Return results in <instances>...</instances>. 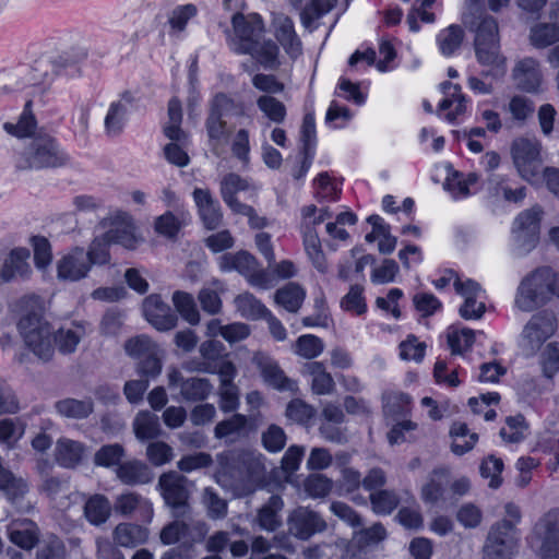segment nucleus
Listing matches in <instances>:
<instances>
[{"label": "nucleus", "mask_w": 559, "mask_h": 559, "mask_svg": "<svg viewBox=\"0 0 559 559\" xmlns=\"http://www.w3.org/2000/svg\"><path fill=\"white\" fill-rule=\"evenodd\" d=\"M19 307L22 312L17 323L19 332L25 346L41 361H50L55 354L53 331L44 318V300L36 295L21 298Z\"/></svg>", "instance_id": "f257e3e1"}, {"label": "nucleus", "mask_w": 559, "mask_h": 559, "mask_svg": "<svg viewBox=\"0 0 559 559\" xmlns=\"http://www.w3.org/2000/svg\"><path fill=\"white\" fill-rule=\"evenodd\" d=\"M235 37L230 40L231 49L237 53L250 55L262 67L272 69L276 64L278 48L272 40H265L264 26L258 14L245 16L234 14L231 19Z\"/></svg>", "instance_id": "f03ea898"}, {"label": "nucleus", "mask_w": 559, "mask_h": 559, "mask_svg": "<svg viewBox=\"0 0 559 559\" xmlns=\"http://www.w3.org/2000/svg\"><path fill=\"white\" fill-rule=\"evenodd\" d=\"M463 23L475 33L474 49L477 61L490 68L489 71L483 72V75L493 78L503 75L507 70V58L500 51L499 27L496 19L490 15L475 17L472 14H464Z\"/></svg>", "instance_id": "7ed1b4c3"}, {"label": "nucleus", "mask_w": 559, "mask_h": 559, "mask_svg": "<svg viewBox=\"0 0 559 559\" xmlns=\"http://www.w3.org/2000/svg\"><path fill=\"white\" fill-rule=\"evenodd\" d=\"M559 298L557 272L547 265L526 273L520 281L514 296V307L521 312H533Z\"/></svg>", "instance_id": "20e7f679"}, {"label": "nucleus", "mask_w": 559, "mask_h": 559, "mask_svg": "<svg viewBox=\"0 0 559 559\" xmlns=\"http://www.w3.org/2000/svg\"><path fill=\"white\" fill-rule=\"evenodd\" d=\"M158 489L174 519L191 515L190 497L194 484L182 474L170 471L158 478Z\"/></svg>", "instance_id": "39448f33"}, {"label": "nucleus", "mask_w": 559, "mask_h": 559, "mask_svg": "<svg viewBox=\"0 0 559 559\" xmlns=\"http://www.w3.org/2000/svg\"><path fill=\"white\" fill-rule=\"evenodd\" d=\"M68 160V155L59 150L52 136L38 134L32 139L23 152L17 168L25 170L59 167L66 165Z\"/></svg>", "instance_id": "423d86ee"}, {"label": "nucleus", "mask_w": 559, "mask_h": 559, "mask_svg": "<svg viewBox=\"0 0 559 559\" xmlns=\"http://www.w3.org/2000/svg\"><path fill=\"white\" fill-rule=\"evenodd\" d=\"M543 146L536 138H515L510 146V154L519 176L527 182H534L543 166Z\"/></svg>", "instance_id": "0eeeda50"}, {"label": "nucleus", "mask_w": 559, "mask_h": 559, "mask_svg": "<svg viewBox=\"0 0 559 559\" xmlns=\"http://www.w3.org/2000/svg\"><path fill=\"white\" fill-rule=\"evenodd\" d=\"M219 267L225 272L237 271L253 287L265 289L271 286L269 273L260 267L255 257L248 251L223 254L219 258Z\"/></svg>", "instance_id": "6e6552de"}, {"label": "nucleus", "mask_w": 559, "mask_h": 559, "mask_svg": "<svg viewBox=\"0 0 559 559\" xmlns=\"http://www.w3.org/2000/svg\"><path fill=\"white\" fill-rule=\"evenodd\" d=\"M317 213L318 207L313 204L306 205L301 209L300 231L308 258L319 272L325 273L328 271V263L322 250L321 240L316 230V226L323 223V221Z\"/></svg>", "instance_id": "1a4fd4ad"}, {"label": "nucleus", "mask_w": 559, "mask_h": 559, "mask_svg": "<svg viewBox=\"0 0 559 559\" xmlns=\"http://www.w3.org/2000/svg\"><path fill=\"white\" fill-rule=\"evenodd\" d=\"M557 330V318L549 310H542L533 314L523 326L521 346L530 355H535L543 344L549 340Z\"/></svg>", "instance_id": "9d476101"}, {"label": "nucleus", "mask_w": 559, "mask_h": 559, "mask_svg": "<svg viewBox=\"0 0 559 559\" xmlns=\"http://www.w3.org/2000/svg\"><path fill=\"white\" fill-rule=\"evenodd\" d=\"M532 540L543 559H559V509H551L539 518Z\"/></svg>", "instance_id": "9b49d317"}, {"label": "nucleus", "mask_w": 559, "mask_h": 559, "mask_svg": "<svg viewBox=\"0 0 559 559\" xmlns=\"http://www.w3.org/2000/svg\"><path fill=\"white\" fill-rule=\"evenodd\" d=\"M516 544L514 524L511 520H501L490 527L484 546V559H511Z\"/></svg>", "instance_id": "f8f14e48"}, {"label": "nucleus", "mask_w": 559, "mask_h": 559, "mask_svg": "<svg viewBox=\"0 0 559 559\" xmlns=\"http://www.w3.org/2000/svg\"><path fill=\"white\" fill-rule=\"evenodd\" d=\"M543 210L535 205L520 213L512 227L513 238L516 249L521 254H526L533 250L537 242L540 229V218Z\"/></svg>", "instance_id": "ddd939ff"}, {"label": "nucleus", "mask_w": 559, "mask_h": 559, "mask_svg": "<svg viewBox=\"0 0 559 559\" xmlns=\"http://www.w3.org/2000/svg\"><path fill=\"white\" fill-rule=\"evenodd\" d=\"M242 114L243 107L225 93H217L210 102V110L205 128L211 142L219 143L227 136L226 121L223 119L229 112Z\"/></svg>", "instance_id": "4468645a"}, {"label": "nucleus", "mask_w": 559, "mask_h": 559, "mask_svg": "<svg viewBox=\"0 0 559 559\" xmlns=\"http://www.w3.org/2000/svg\"><path fill=\"white\" fill-rule=\"evenodd\" d=\"M209 533V526L204 521L192 520L188 518L175 519L173 522L165 525L160 533L159 539L164 545H174L182 538H188L189 545L201 543L204 540Z\"/></svg>", "instance_id": "2eb2a0df"}, {"label": "nucleus", "mask_w": 559, "mask_h": 559, "mask_svg": "<svg viewBox=\"0 0 559 559\" xmlns=\"http://www.w3.org/2000/svg\"><path fill=\"white\" fill-rule=\"evenodd\" d=\"M288 533L300 540H308L314 534L326 530V522L314 510L297 507L287 518Z\"/></svg>", "instance_id": "dca6fc26"}, {"label": "nucleus", "mask_w": 559, "mask_h": 559, "mask_svg": "<svg viewBox=\"0 0 559 559\" xmlns=\"http://www.w3.org/2000/svg\"><path fill=\"white\" fill-rule=\"evenodd\" d=\"M168 384L170 388H179L180 396L187 402H201L206 400L213 391V385L206 378H185L180 370H169Z\"/></svg>", "instance_id": "f3484780"}, {"label": "nucleus", "mask_w": 559, "mask_h": 559, "mask_svg": "<svg viewBox=\"0 0 559 559\" xmlns=\"http://www.w3.org/2000/svg\"><path fill=\"white\" fill-rule=\"evenodd\" d=\"M91 261L82 247H74L57 262V276L61 281L76 282L91 271Z\"/></svg>", "instance_id": "a211bd4d"}, {"label": "nucleus", "mask_w": 559, "mask_h": 559, "mask_svg": "<svg viewBox=\"0 0 559 559\" xmlns=\"http://www.w3.org/2000/svg\"><path fill=\"white\" fill-rule=\"evenodd\" d=\"M453 286L455 292L464 298V304L459 309L460 316L465 320L480 319L486 311L485 304L476 300L481 292L480 285L473 280L463 281L455 275Z\"/></svg>", "instance_id": "6ab92c4d"}, {"label": "nucleus", "mask_w": 559, "mask_h": 559, "mask_svg": "<svg viewBox=\"0 0 559 559\" xmlns=\"http://www.w3.org/2000/svg\"><path fill=\"white\" fill-rule=\"evenodd\" d=\"M114 510L124 518L136 515L144 523H150L154 515L152 502L135 491L118 495L114 502Z\"/></svg>", "instance_id": "aec40b11"}, {"label": "nucleus", "mask_w": 559, "mask_h": 559, "mask_svg": "<svg viewBox=\"0 0 559 559\" xmlns=\"http://www.w3.org/2000/svg\"><path fill=\"white\" fill-rule=\"evenodd\" d=\"M143 313L145 319L162 332L174 329L178 322L176 313L157 294H152L144 299Z\"/></svg>", "instance_id": "412c9836"}, {"label": "nucleus", "mask_w": 559, "mask_h": 559, "mask_svg": "<svg viewBox=\"0 0 559 559\" xmlns=\"http://www.w3.org/2000/svg\"><path fill=\"white\" fill-rule=\"evenodd\" d=\"M253 364L260 370L264 382L278 391H296L297 383L289 379L278 364L263 353L253 356Z\"/></svg>", "instance_id": "4be33fe9"}, {"label": "nucleus", "mask_w": 559, "mask_h": 559, "mask_svg": "<svg viewBox=\"0 0 559 559\" xmlns=\"http://www.w3.org/2000/svg\"><path fill=\"white\" fill-rule=\"evenodd\" d=\"M29 251L25 248L11 250L0 270V284L20 280H27L32 274L28 263Z\"/></svg>", "instance_id": "5701e85b"}, {"label": "nucleus", "mask_w": 559, "mask_h": 559, "mask_svg": "<svg viewBox=\"0 0 559 559\" xmlns=\"http://www.w3.org/2000/svg\"><path fill=\"white\" fill-rule=\"evenodd\" d=\"M512 79L519 90L527 93L537 92L542 82L538 62L533 58L518 61L512 70Z\"/></svg>", "instance_id": "b1692460"}, {"label": "nucleus", "mask_w": 559, "mask_h": 559, "mask_svg": "<svg viewBox=\"0 0 559 559\" xmlns=\"http://www.w3.org/2000/svg\"><path fill=\"white\" fill-rule=\"evenodd\" d=\"M193 199L205 228L213 230L219 227L223 221L222 209L218 201L212 197L210 190L195 188Z\"/></svg>", "instance_id": "393cba45"}, {"label": "nucleus", "mask_w": 559, "mask_h": 559, "mask_svg": "<svg viewBox=\"0 0 559 559\" xmlns=\"http://www.w3.org/2000/svg\"><path fill=\"white\" fill-rule=\"evenodd\" d=\"M87 447L78 440L59 438L55 447V461L64 468L78 467L86 456Z\"/></svg>", "instance_id": "a878e982"}, {"label": "nucleus", "mask_w": 559, "mask_h": 559, "mask_svg": "<svg viewBox=\"0 0 559 559\" xmlns=\"http://www.w3.org/2000/svg\"><path fill=\"white\" fill-rule=\"evenodd\" d=\"M117 479L127 486L146 485L153 480V472L140 460L126 461L115 468Z\"/></svg>", "instance_id": "bb28decb"}, {"label": "nucleus", "mask_w": 559, "mask_h": 559, "mask_svg": "<svg viewBox=\"0 0 559 559\" xmlns=\"http://www.w3.org/2000/svg\"><path fill=\"white\" fill-rule=\"evenodd\" d=\"M148 538V528L135 523L122 522L116 525L112 531L114 543L124 548H135L145 544Z\"/></svg>", "instance_id": "cd10ccee"}, {"label": "nucleus", "mask_w": 559, "mask_h": 559, "mask_svg": "<svg viewBox=\"0 0 559 559\" xmlns=\"http://www.w3.org/2000/svg\"><path fill=\"white\" fill-rule=\"evenodd\" d=\"M301 373L311 379V391L316 395L333 393L335 381L321 361H310L302 366Z\"/></svg>", "instance_id": "c85d7f7f"}, {"label": "nucleus", "mask_w": 559, "mask_h": 559, "mask_svg": "<svg viewBox=\"0 0 559 559\" xmlns=\"http://www.w3.org/2000/svg\"><path fill=\"white\" fill-rule=\"evenodd\" d=\"M441 90L444 94V98L439 105L440 111H447L445 119L450 122H453L457 116L462 115L466 108V100L464 95L461 92V86L459 84H453L451 82H443L441 84Z\"/></svg>", "instance_id": "c756f323"}, {"label": "nucleus", "mask_w": 559, "mask_h": 559, "mask_svg": "<svg viewBox=\"0 0 559 559\" xmlns=\"http://www.w3.org/2000/svg\"><path fill=\"white\" fill-rule=\"evenodd\" d=\"M120 222H115L114 226L105 233V241L119 243L127 249L136 248L140 239L134 234V226L129 216H118Z\"/></svg>", "instance_id": "7c9ffc66"}, {"label": "nucleus", "mask_w": 559, "mask_h": 559, "mask_svg": "<svg viewBox=\"0 0 559 559\" xmlns=\"http://www.w3.org/2000/svg\"><path fill=\"white\" fill-rule=\"evenodd\" d=\"M132 428L140 441L157 439L163 433L158 416L150 411L139 412L133 419Z\"/></svg>", "instance_id": "2f4dec72"}, {"label": "nucleus", "mask_w": 559, "mask_h": 559, "mask_svg": "<svg viewBox=\"0 0 559 559\" xmlns=\"http://www.w3.org/2000/svg\"><path fill=\"white\" fill-rule=\"evenodd\" d=\"M249 189V181L235 173L226 174L219 181L222 199L231 211L241 204L236 194Z\"/></svg>", "instance_id": "473e14b6"}, {"label": "nucleus", "mask_w": 559, "mask_h": 559, "mask_svg": "<svg viewBox=\"0 0 559 559\" xmlns=\"http://www.w3.org/2000/svg\"><path fill=\"white\" fill-rule=\"evenodd\" d=\"M284 502L277 495L270 497L269 501L259 509L257 523L261 530L274 532L281 526L280 511L283 509Z\"/></svg>", "instance_id": "72a5a7b5"}, {"label": "nucleus", "mask_w": 559, "mask_h": 559, "mask_svg": "<svg viewBox=\"0 0 559 559\" xmlns=\"http://www.w3.org/2000/svg\"><path fill=\"white\" fill-rule=\"evenodd\" d=\"M168 123L164 128L165 135L170 141L188 143V133L181 129L182 107L177 97H173L168 103Z\"/></svg>", "instance_id": "f704fd0d"}, {"label": "nucleus", "mask_w": 559, "mask_h": 559, "mask_svg": "<svg viewBox=\"0 0 559 559\" xmlns=\"http://www.w3.org/2000/svg\"><path fill=\"white\" fill-rule=\"evenodd\" d=\"M305 297V289L299 284L289 282L275 292L274 301L288 312L296 313L300 309Z\"/></svg>", "instance_id": "c9c22d12"}, {"label": "nucleus", "mask_w": 559, "mask_h": 559, "mask_svg": "<svg viewBox=\"0 0 559 559\" xmlns=\"http://www.w3.org/2000/svg\"><path fill=\"white\" fill-rule=\"evenodd\" d=\"M55 408L66 418L84 419L93 413L94 403L90 397L84 400L68 397L56 402Z\"/></svg>", "instance_id": "e433bc0d"}, {"label": "nucleus", "mask_w": 559, "mask_h": 559, "mask_svg": "<svg viewBox=\"0 0 559 559\" xmlns=\"http://www.w3.org/2000/svg\"><path fill=\"white\" fill-rule=\"evenodd\" d=\"M84 514L87 521L96 526L107 522L111 514V504L109 499L96 493L87 499L84 506Z\"/></svg>", "instance_id": "4c0bfd02"}, {"label": "nucleus", "mask_w": 559, "mask_h": 559, "mask_svg": "<svg viewBox=\"0 0 559 559\" xmlns=\"http://www.w3.org/2000/svg\"><path fill=\"white\" fill-rule=\"evenodd\" d=\"M276 38L290 57L297 58L301 53V41L295 32L292 19L285 16L278 21Z\"/></svg>", "instance_id": "58836bf2"}, {"label": "nucleus", "mask_w": 559, "mask_h": 559, "mask_svg": "<svg viewBox=\"0 0 559 559\" xmlns=\"http://www.w3.org/2000/svg\"><path fill=\"white\" fill-rule=\"evenodd\" d=\"M450 436L453 438L451 450L456 455L469 452L478 441V435L471 432L467 425L460 421L453 423Z\"/></svg>", "instance_id": "ea45409f"}, {"label": "nucleus", "mask_w": 559, "mask_h": 559, "mask_svg": "<svg viewBox=\"0 0 559 559\" xmlns=\"http://www.w3.org/2000/svg\"><path fill=\"white\" fill-rule=\"evenodd\" d=\"M240 316L248 320H260L269 314L267 308L251 293L239 294L234 300Z\"/></svg>", "instance_id": "a19ab883"}, {"label": "nucleus", "mask_w": 559, "mask_h": 559, "mask_svg": "<svg viewBox=\"0 0 559 559\" xmlns=\"http://www.w3.org/2000/svg\"><path fill=\"white\" fill-rule=\"evenodd\" d=\"M247 425L248 418L245 415L235 414L215 426L214 436L217 439L234 441L246 435Z\"/></svg>", "instance_id": "79ce46f5"}, {"label": "nucleus", "mask_w": 559, "mask_h": 559, "mask_svg": "<svg viewBox=\"0 0 559 559\" xmlns=\"http://www.w3.org/2000/svg\"><path fill=\"white\" fill-rule=\"evenodd\" d=\"M173 304L181 318L191 325H198L201 316L193 296L187 292L176 290L173 294Z\"/></svg>", "instance_id": "37998d69"}, {"label": "nucleus", "mask_w": 559, "mask_h": 559, "mask_svg": "<svg viewBox=\"0 0 559 559\" xmlns=\"http://www.w3.org/2000/svg\"><path fill=\"white\" fill-rule=\"evenodd\" d=\"M337 3V0H310L300 11L302 25L309 31L317 28L314 22L329 13Z\"/></svg>", "instance_id": "c03bdc74"}, {"label": "nucleus", "mask_w": 559, "mask_h": 559, "mask_svg": "<svg viewBox=\"0 0 559 559\" xmlns=\"http://www.w3.org/2000/svg\"><path fill=\"white\" fill-rule=\"evenodd\" d=\"M449 475L450 471L445 467L436 468L432 472L431 478L421 489V498L425 502L436 503L442 498Z\"/></svg>", "instance_id": "a18cd8bd"}, {"label": "nucleus", "mask_w": 559, "mask_h": 559, "mask_svg": "<svg viewBox=\"0 0 559 559\" xmlns=\"http://www.w3.org/2000/svg\"><path fill=\"white\" fill-rule=\"evenodd\" d=\"M478 176L475 173H469L464 176L462 173H451L443 183V188L454 198L463 199L471 194L469 186L476 183Z\"/></svg>", "instance_id": "49530a36"}, {"label": "nucleus", "mask_w": 559, "mask_h": 559, "mask_svg": "<svg viewBox=\"0 0 559 559\" xmlns=\"http://www.w3.org/2000/svg\"><path fill=\"white\" fill-rule=\"evenodd\" d=\"M83 336L84 329L82 326H75L73 329L61 328L56 333L53 332L52 341L53 345H57L61 354L68 355L75 352Z\"/></svg>", "instance_id": "de8ad7c7"}, {"label": "nucleus", "mask_w": 559, "mask_h": 559, "mask_svg": "<svg viewBox=\"0 0 559 559\" xmlns=\"http://www.w3.org/2000/svg\"><path fill=\"white\" fill-rule=\"evenodd\" d=\"M257 106L269 121L280 124L285 121L287 110L283 102L272 95H261L257 98Z\"/></svg>", "instance_id": "09e8293b"}, {"label": "nucleus", "mask_w": 559, "mask_h": 559, "mask_svg": "<svg viewBox=\"0 0 559 559\" xmlns=\"http://www.w3.org/2000/svg\"><path fill=\"white\" fill-rule=\"evenodd\" d=\"M127 106L123 102L117 100L110 104L105 117V132L108 136L119 135L124 127Z\"/></svg>", "instance_id": "8fccbe9b"}, {"label": "nucleus", "mask_w": 559, "mask_h": 559, "mask_svg": "<svg viewBox=\"0 0 559 559\" xmlns=\"http://www.w3.org/2000/svg\"><path fill=\"white\" fill-rule=\"evenodd\" d=\"M371 509L380 515L391 514L400 503V498L393 490L380 489L370 493Z\"/></svg>", "instance_id": "3c124183"}, {"label": "nucleus", "mask_w": 559, "mask_h": 559, "mask_svg": "<svg viewBox=\"0 0 559 559\" xmlns=\"http://www.w3.org/2000/svg\"><path fill=\"white\" fill-rule=\"evenodd\" d=\"M126 455L124 448L119 443L105 444L100 447L94 454V464L106 468L118 467L122 464Z\"/></svg>", "instance_id": "603ef678"}, {"label": "nucleus", "mask_w": 559, "mask_h": 559, "mask_svg": "<svg viewBox=\"0 0 559 559\" xmlns=\"http://www.w3.org/2000/svg\"><path fill=\"white\" fill-rule=\"evenodd\" d=\"M463 39L464 31L459 25H450L437 37L439 48L444 56L453 55L462 45Z\"/></svg>", "instance_id": "864d4df0"}, {"label": "nucleus", "mask_w": 559, "mask_h": 559, "mask_svg": "<svg viewBox=\"0 0 559 559\" xmlns=\"http://www.w3.org/2000/svg\"><path fill=\"white\" fill-rule=\"evenodd\" d=\"M323 349V341L312 334L299 336L294 345V353L305 359L317 358L322 354Z\"/></svg>", "instance_id": "5fc2aeb1"}, {"label": "nucleus", "mask_w": 559, "mask_h": 559, "mask_svg": "<svg viewBox=\"0 0 559 559\" xmlns=\"http://www.w3.org/2000/svg\"><path fill=\"white\" fill-rule=\"evenodd\" d=\"M197 14L198 8L192 3L176 7L168 16L171 34L183 33L188 22Z\"/></svg>", "instance_id": "6e6d98bb"}, {"label": "nucleus", "mask_w": 559, "mask_h": 559, "mask_svg": "<svg viewBox=\"0 0 559 559\" xmlns=\"http://www.w3.org/2000/svg\"><path fill=\"white\" fill-rule=\"evenodd\" d=\"M531 41L535 47L545 48L559 41V25L545 23L531 31Z\"/></svg>", "instance_id": "4d7b16f0"}, {"label": "nucleus", "mask_w": 559, "mask_h": 559, "mask_svg": "<svg viewBox=\"0 0 559 559\" xmlns=\"http://www.w3.org/2000/svg\"><path fill=\"white\" fill-rule=\"evenodd\" d=\"M316 414V409L310 404L300 399L292 400L285 411L286 417L296 424L307 425Z\"/></svg>", "instance_id": "13d9d810"}, {"label": "nucleus", "mask_w": 559, "mask_h": 559, "mask_svg": "<svg viewBox=\"0 0 559 559\" xmlns=\"http://www.w3.org/2000/svg\"><path fill=\"white\" fill-rule=\"evenodd\" d=\"M508 112L512 116V119L519 124H524L525 121L533 115L535 110L534 103L524 96H513L508 106Z\"/></svg>", "instance_id": "bf43d9fd"}, {"label": "nucleus", "mask_w": 559, "mask_h": 559, "mask_svg": "<svg viewBox=\"0 0 559 559\" xmlns=\"http://www.w3.org/2000/svg\"><path fill=\"white\" fill-rule=\"evenodd\" d=\"M314 198L318 202L336 201L338 199L341 191L328 173L319 174L314 180Z\"/></svg>", "instance_id": "052dcab7"}, {"label": "nucleus", "mask_w": 559, "mask_h": 559, "mask_svg": "<svg viewBox=\"0 0 559 559\" xmlns=\"http://www.w3.org/2000/svg\"><path fill=\"white\" fill-rule=\"evenodd\" d=\"M261 440L266 451L277 453L286 445L287 436L282 427L272 424L262 432Z\"/></svg>", "instance_id": "680f3d73"}, {"label": "nucleus", "mask_w": 559, "mask_h": 559, "mask_svg": "<svg viewBox=\"0 0 559 559\" xmlns=\"http://www.w3.org/2000/svg\"><path fill=\"white\" fill-rule=\"evenodd\" d=\"M503 469V462L495 455H488L483 460L479 471L484 478H489V487L497 489L502 484L501 473Z\"/></svg>", "instance_id": "e2e57ef3"}, {"label": "nucleus", "mask_w": 559, "mask_h": 559, "mask_svg": "<svg viewBox=\"0 0 559 559\" xmlns=\"http://www.w3.org/2000/svg\"><path fill=\"white\" fill-rule=\"evenodd\" d=\"M10 540L25 550H32L39 540L38 527L31 523L29 527L23 530H11L9 532Z\"/></svg>", "instance_id": "0e129e2a"}, {"label": "nucleus", "mask_w": 559, "mask_h": 559, "mask_svg": "<svg viewBox=\"0 0 559 559\" xmlns=\"http://www.w3.org/2000/svg\"><path fill=\"white\" fill-rule=\"evenodd\" d=\"M126 353L133 358L141 359L147 354L156 350L159 346L146 335H138L124 343Z\"/></svg>", "instance_id": "69168bd1"}, {"label": "nucleus", "mask_w": 559, "mask_h": 559, "mask_svg": "<svg viewBox=\"0 0 559 559\" xmlns=\"http://www.w3.org/2000/svg\"><path fill=\"white\" fill-rule=\"evenodd\" d=\"M34 249V262L38 270H46L52 261V251L49 240L43 236L32 238Z\"/></svg>", "instance_id": "338daca9"}, {"label": "nucleus", "mask_w": 559, "mask_h": 559, "mask_svg": "<svg viewBox=\"0 0 559 559\" xmlns=\"http://www.w3.org/2000/svg\"><path fill=\"white\" fill-rule=\"evenodd\" d=\"M506 423L507 427L500 430V436L504 441L518 443L524 439V431L527 428L524 416H510Z\"/></svg>", "instance_id": "774afa93"}]
</instances>
